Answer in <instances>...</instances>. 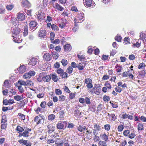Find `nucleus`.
I'll return each instance as SVG.
<instances>
[{"label":"nucleus","mask_w":146,"mask_h":146,"mask_svg":"<svg viewBox=\"0 0 146 146\" xmlns=\"http://www.w3.org/2000/svg\"><path fill=\"white\" fill-rule=\"evenodd\" d=\"M25 16L24 13L19 12L17 14V19L19 21H22L25 19Z\"/></svg>","instance_id":"9b49d317"},{"label":"nucleus","mask_w":146,"mask_h":146,"mask_svg":"<svg viewBox=\"0 0 146 146\" xmlns=\"http://www.w3.org/2000/svg\"><path fill=\"white\" fill-rule=\"evenodd\" d=\"M84 5L87 7L93 8L95 3L93 0H84Z\"/></svg>","instance_id":"f03ea898"},{"label":"nucleus","mask_w":146,"mask_h":146,"mask_svg":"<svg viewBox=\"0 0 146 146\" xmlns=\"http://www.w3.org/2000/svg\"><path fill=\"white\" fill-rule=\"evenodd\" d=\"M3 86H4L6 88H8L11 87V84L9 80H5L3 84Z\"/></svg>","instance_id":"b1692460"},{"label":"nucleus","mask_w":146,"mask_h":146,"mask_svg":"<svg viewBox=\"0 0 146 146\" xmlns=\"http://www.w3.org/2000/svg\"><path fill=\"white\" fill-rule=\"evenodd\" d=\"M55 116L53 114H50L48 116V119L50 121H52L55 118Z\"/></svg>","instance_id":"09e8293b"},{"label":"nucleus","mask_w":146,"mask_h":146,"mask_svg":"<svg viewBox=\"0 0 146 146\" xmlns=\"http://www.w3.org/2000/svg\"><path fill=\"white\" fill-rule=\"evenodd\" d=\"M73 71V69L71 66H69L66 69V71L69 74H71Z\"/></svg>","instance_id":"864d4df0"},{"label":"nucleus","mask_w":146,"mask_h":146,"mask_svg":"<svg viewBox=\"0 0 146 146\" xmlns=\"http://www.w3.org/2000/svg\"><path fill=\"white\" fill-rule=\"evenodd\" d=\"M63 143L64 142L63 141L58 139H57L56 141V143L57 144V146H61V145H62Z\"/></svg>","instance_id":"c03bdc74"},{"label":"nucleus","mask_w":146,"mask_h":146,"mask_svg":"<svg viewBox=\"0 0 146 146\" xmlns=\"http://www.w3.org/2000/svg\"><path fill=\"white\" fill-rule=\"evenodd\" d=\"M61 63L63 66H65L67 65L68 62L65 59H63L62 60Z\"/></svg>","instance_id":"4d7b16f0"},{"label":"nucleus","mask_w":146,"mask_h":146,"mask_svg":"<svg viewBox=\"0 0 146 146\" xmlns=\"http://www.w3.org/2000/svg\"><path fill=\"white\" fill-rule=\"evenodd\" d=\"M37 59L35 57H33L30 59L29 62L28 63L29 65L33 67L35 66L38 63Z\"/></svg>","instance_id":"0eeeda50"},{"label":"nucleus","mask_w":146,"mask_h":146,"mask_svg":"<svg viewBox=\"0 0 146 146\" xmlns=\"http://www.w3.org/2000/svg\"><path fill=\"white\" fill-rule=\"evenodd\" d=\"M102 140L107 142L108 140V135L106 134V133H101L100 136Z\"/></svg>","instance_id":"aec40b11"},{"label":"nucleus","mask_w":146,"mask_h":146,"mask_svg":"<svg viewBox=\"0 0 146 146\" xmlns=\"http://www.w3.org/2000/svg\"><path fill=\"white\" fill-rule=\"evenodd\" d=\"M93 127L94 129H93V133H98V131H100L102 129L101 126L97 123H95Z\"/></svg>","instance_id":"6e6552de"},{"label":"nucleus","mask_w":146,"mask_h":146,"mask_svg":"<svg viewBox=\"0 0 146 146\" xmlns=\"http://www.w3.org/2000/svg\"><path fill=\"white\" fill-rule=\"evenodd\" d=\"M19 143L22 145H25L26 146H31V143L27 140H24L23 139L18 140Z\"/></svg>","instance_id":"423d86ee"},{"label":"nucleus","mask_w":146,"mask_h":146,"mask_svg":"<svg viewBox=\"0 0 146 146\" xmlns=\"http://www.w3.org/2000/svg\"><path fill=\"white\" fill-rule=\"evenodd\" d=\"M64 50L65 52H69L72 49L71 45L69 44H66L64 46Z\"/></svg>","instance_id":"6ab92c4d"},{"label":"nucleus","mask_w":146,"mask_h":146,"mask_svg":"<svg viewBox=\"0 0 146 146\" xmlns=\"http://www.w3.org/2000/svg\"><path fill=\"white\" fill-rule=\"evenodd\" d=\"M130 73V70H128L127 71H125L122 74V76L124 77H126L128 76V75Z\"/></svg>","instance_id":"5fc2aeb1"},{"label":"nucleus","mask_w":146,"mask_h":146,"mask_svg":"<svg viewBox=\"0 0 146 146\" xmlns=\"http://www.w3.org/2000/svg\"><path fill=\"white\" fill-rule=\"evenodd\" d=\"M137 129L138 131H143L144 129V127L143 124L142 123H138Z\"/></svg>","instance_id":"72a5a7b5"},{"label":"nucleus","mask_w":146,"mask_h":146,"mask_svg":"<svg viewBox=\"0 0 146 146\" xmlns=\"http://www.w3.org/2000/svg\"><path fill=\"white\" fill-rule=\"evenodd\" d=\"M51 28L54 31H58V26L55 24H52L51 26Z\"/></svg>","instance_id":"3c124183"},{"label":"nucleus","mask_w":146,"mask_h":146,"mask_svg":"<svg viewBox=\"0 0 146 146\" xmlns=\"http://www.w3.org/2000/svg\"><path fill=\"white\" fill-rule=\"evenodd\" d=\"M53 7L58 11H62L64 10V8L59 5L57 3H56L53 5Z\"/></svg>","instance_id":"2eb2a0df"},{"label":"nucleus","mask_w":146,"mask_h":146,"mask_svg":"<svg viewBox=\"0 0 146 146\" xmlns=\"http://www.w3.org/2000/svg\"><path fill=\"white\" fill-rule=\"evenodd\" d=\"M124 127L122 124L119 125L117 127V130L119 132H120L122 131Z\"/></svg>","instance_id":"680f3d73"},{"label":"nucleus","mask_w":146,"mask_h":146,"mask_svg":"<svg viewBox=\"0 0 146 146\" xmlns=\"http://www.w3.org/2000/svg\"><path fill=\"white\" fill-rule=\"evenodd\" d=\"M94 136L93 137V140L94 142H97L99 141L100 140V138L99 136H97L98 133H93Z\"/></svg>","instance_id":"c85d7f7f"},{"label":"nucleus","mask_w":146,"mask_h":146,"mask_svg":"<svg viewBox=\"0 0 146 146\" xmlns=\"http://www.w3.org/2000/svg\"><path fill=\"white\" fill-rule=\"evenodd\" d=\"M103 100L104 102H108L110 100V98L109 96L105 95L103 97Z\"/></svg>","instance_id":"774afa93"},{"label":"nucleus","mask_w":146,"mask_h":146,"mask_svg":"<svg viewBox=\"0 0 146 146\" xmlns=\"http://www.w3.org/2000/svg\"><path fill=\"white\" fill-rule=\"evenodd\" d=\"M16 130L18 131V133H19L18 137H21L22 136L24 137H27L29 136V132L32 131L31 128H26L25 131L23 127L19 125H18L16 127Z\"/></svg>","instance_id":"f257e3e1"},{"label":"nucleus","mask_w":146,"mask_h":146,"mask_svg":"<svg viewBox=\"0 0 146 146\" xmlns=\"http://www.w3.org/2000/svg\"><path fill=\"white\" fill-rule=\"evenodd\" d=\"M115 68L117 69L116 71L118 73L121 72L123 69L122 66H121L120 65H118V64H117L115 66Z\"/></svg>","instance_id":"e433bc0d"},{"label":"nucleus","mask_w":146,"mask_h":146,"mask_svg":"<svg viewBox=\"0 0 146 146\" xmlns=\"http://www.w3.org/2000/svg\"><path fill=\"white\" fill-rule=\"evenodd\" d=\"M106 141L101 140L98 143V146H107V144Z\"/></svg>","instance_id":"58836bf2"},{"label":"nucleus","mask_w":146,"mask_h":146,"mask_svg":"<svg viewBox=\"0 0 146 146\" xmlns=\"http://www.w3.org/2000/svg\"><path fill=\"white\" fill-rule=\"evenodd\" d=\"M62 78H67L68 77V74L67 72H63L60 75Z\"/></svg>","instance_id":"0e129e2a"},{"label":"nucleus","mask_w":146,"mask_h":146,"mask_svg":"<svg viewBox=\"0 0 146 146\" xmlns=\"http://www.w3.org/2000/svg\"><path fill=\"white\" fill-rule=\"evenodd\" d=\"M64 123L66 124L67 122L65 121L63 122L59 121L56 125V127L57 129H63L64 127V125L63 124Z\"/></svg>","instance_id":"a211bd4d"},{"label":"nucleus","mask_w":146,"mask_h":146,"mask_svg":"<svg viewBox=\"0 0 146 146\" xmlns=\"http://www.w3.org/2000/svg\"><path fill=\"white\" fill-rule=\"evenodd\" d=\"M64 72L63 70L61 68H59L58 69H57L56 71V72L59 74H60L61 75Z\"/></svg>","instance_id":"69168bd1"},{"label":"nucleus","mask_w":146,"mask_h":146,"mask_svg":"<svg viewBox=\"0 0 146 146\" xmlns=\"http://www.w3.org/2000/svg\"><path fill=\"white\" fill-rule=\"evenodd\" d=\"M25 97L23 94L21 96L17 95L14 96V99L17 101H19L25 98Z\"/></svg>","instance_id":"7c9ffc66"},{"label":"nucleus","mask_w":146,"mask_h":146,"mask_svg":"<svg viewBox=\"0 0 146 146\" xmlns=\"http://www.w3.org/2000/svg\"><path fill=\"white\" fill-rule=\"evenodd\" d=\"M94 93L96 94L99 95L100 94L101 91V89L100 86H96L94 87Z\"/></svg>","instance_id":"cd10ccee"},{"label":"nucleus","mask_w":146,"mask_h":146,"mask_svg":"<svg viewBox=\"0 0 146 146\" xmlns=\"http://www.w3.org/2000/svg\"><path fill=\"white\" fill-rule=\"evenodd\" d=\"M107 115L108 117V118L110 121H114L117 119L116 116L113 113L110 114L108 113Z\"/></svg>","instance_id":"dca6fc26"},{"label":"nucleus","mask_w":146,"mask_h":146,"mask_svg":"<svg viewBox=\"0 0 146 146\" xmlns=\"http://www.w3.org/2000/svg\"><path fill=\"white\" fill-rule=\"evenodd\" d=\"M46 35V30L40 29L38 33V35L41 38H44Z\"/></svg>","instance_id":"1a4fd4ad"},{"label":"nucleus","mask_w":146,"mask_h":146,"mask_svg":"<svg viewBox=\"0 0 146 146\" xmlns=\"http://www.w3.org/2000/svg\"><path fill=\"white\" fill-rule=\"evenodd\" d=\"M14 103V100L13 99H10L8 100L7 99L3 100V104L5 105H10Z\"/></svg>","instance_id":"4468645a"},{"label":"nucleus","mask_w":146,"mask_h":146,"mask_svg":"<svg viewBox=\"0 0 146 146\" xmlns=\"http://www.w3.org/2000/svg\"><path fill=\"white\" fill-rule=\"evenodd\" d=\"M84 13L82 12H80L78 13L77 14V17L80 20H82L83 21L84 20Z\"/></svg>","instance_id":"5701e85b"},{"label":"nucleus","mask_w":146,"mask_h":146,"mask_svg":"<svg viewBox=\"0 0 146 146\" xmlns=\"http://www.w3.org/2000/svg\"><path fill=\"white\" fill-rule=\"evenodd\" d=\"M68 10H66L63 11L61 15L62 16H64V17H68L69 14H70Z\"/></svg>","instance_id":"ea45409f"},{"label":"nucleus","mask_w":146,"mask_h":146,"mask_svg":"<svg viewBox=\"0 0 146 146\" xmlns=\"http://www.w3.org/2000/svg\"><path fill=\"white\" fill-rule=\"evenodd\" d=\"M61 22L59 24V27L63 29L66 26V23L67 21L66 19H60Z\"/></svg>","instance_id":"4be33fe9"},{"label":"nucleus","mask_w":146,"mask_h":146,"mask_svg":"<svg viewBox=\"0 0 146 146\" xmlns=\"http://www.w3.org/2000/svg\"><path fill=\"white\" fill-rule=\"evenodd\" d=\"M26 70V68L25 66L23 65L21 66L19 68V72L21 73L22 74L25 72Z\"/></svg>","instance_id":"c756f323"},{"label":"nucleus","mask_w":146,"mask_h":146,"mask_svg":"<svg viewBox=\"0 0 146 146\" xmlns=\"http://www.w3.org/2000/svg\"><path fill=\"white\" fill-rule=\"evenodd\" d=\"M18 115L19 116V118L21 120H25V115L21 113H19Z\"/></svg>","instance_id":"603ef678"},{"label":"nucleus","mask_w":146,"mask_h":146,"mask_svg":"<svg viewBox=\"0 0 146 146\" xmlns=\"http://www.w3.org/2000/svg\"><path fill=\"white\" fill-rule=\"evenodd\" d=\"M85 102L88 105H90L91 103V102L90 101V99L88 97L85 98Z\"/></svg>","instance_id":"e2e57ef3"},{"label":"nucleus","mask_w":146,"mask_h":146,"mask_svg":"<svg viewBox=\"0 0 146 146\" xmlns=\"http://www.w3.org/2000/svg\"><path fill=\"white\" fill-rule=\"evenodd\" d=\"M138 72L139 74L137 76L138 78V79L143 78L146 74L145 70V69L143 70L140 72Z\"/></svg>","instance_id":"f3484780"},{"label":"nucleus","mask_w":146,"mask_h":146,"mask_svg":"<svg viewBox=\"0 0 146 146\" xmlns=\"http://www.w3.org/2000/svg\"><path fill=\"white\" fill-rule=\"evenodd\" d=\"M43 81L44 82H49L51 80V78L50 75H46L42 77Z\"/></svg>","instance_id":"393cba45"},{"label":"nucleus","mask_w":146,"mask_h":146,"mask_svg":"<svg viewBox=\"0 0 146 146\" xmlns=\"http://www.w3.org/2000/svg\"><path fill=\"white\" fill-rule=\"evenodd\" d=\"M34 121L37 125H38L41 124L42 121H43V118L40 115H39L38 116H36L35 117Z\"/></svg>","instance_id":"20e7f679"},{"label":"nucleus","mask_w":146,"mask_h":146,"mask_svg":"<svg viewBox=\"0 0 146 146\" xmlns=\"http://www.w3.org/2000/svg\"><path fill=\"white\" fill-rule=\"evenodd\" d=\"M52 58L51 55L49 53H46L43 56L44 59L46 61H50Z\"/></svg>","instance_id":"412c9836"},{"label":"nucleus","mask_w":146,"mask_h":146,"mask_svg":"<svg viewBox=\"0 0 146 146\" xmlns=\"http://www.w3.org/2000/svg\"><path fill=\"white\" fill-rule=\"evenodd\" d=\"M115 91L117 92L120 93L122 91V89L121 88L119 87L118 86H117L115 88Z\"/></svg>","instance_id":"052dcab7"},{"label":"nucleus","mask_w":146,"mask_h":146,"mask_svg":"<svg viewBox=\"0 0 146 146\" xmlns=\"http://www.w3.org/2000/svg\"><path fill=\"white\" fill-rule=\"evenodd\" d=\"M85 84H87L86 86L88 89H90L93 88L92 81L90 78H85L84 81Z\"/></svg>","instance_id":"7ed1b4c3"},{"label":"nucleus","mask_w":146,"mask_h":146,"mask_svg":"<svg viewBox=\"0 0 146 146\" xmlns=\"http://www.w3.org/2000/svg\"><path fill=\"white\" fill-rule=\"evenodd\" d=\"M139 36L141 39L143 40V42H146V35L145 33H140Z\"/></svg>","instance_id":"f704fd0d"},{"label":"nucleus","mask_w":146,"mask_h":146,"mask_svg":"<svg viewBox=\"0 0 146 146\" xmlns=\"http://www.w3.org/2000/svg\"><path fill=\"white\" fill-rule=\"evenodd\" d=\"M111 126L110 124H106L104 126V128L106 131H108L110 129Z\"/></svg>","instance_id":"6e6d98bb"},{"label":"nucleus","mask_w":146,"mask_h":146,"mask_svg":"<svg viewBox=\"0 0 146 146\" xmlns=\"http://www.w3.org/2000/svg\"><path fill=\"white\" fill-rule=\"evenodd\" d=\"M47 128L48 129V132L49 133H51L54 131V128L50 125H48Z\"/></svg>","instance_id":"4c0bfd02"},{"label":"nucleus","mask_w":146,"mask_h":146,"mask_svg":"<svg viewBox=\"0 0 146 146\" xmlns=\"http://www.w3.org/2000/svg\"><path fill=\"white\" fill-rule=\"evenodd\" d=\"M145 65L143 62L140 63L138 66V68L139 69H145Z\"/></svg>","instance_id":"79ce46f5"},{"label":"nucleus","mask_w":146,"mask_h":146,"mask_svg":"<svg viewBox=\"0 0 146 146\" xmlns=\"http://www.w3.org/2000/svg\"><path fill=\"white\" fill-rule=\"evenodd\" d=\"M52 55L53 58L55 59H57L58 58V54L56 52L53 51L52 52Z\"/></svg>","instance_id":"a18cd8bd"},{"label":"nucleus","mask_w":146,"mask_h":146,"mask_svg":"<svg viewBox=\"0 0 146 146\" xmlns=\"http://www.w3.org/2000/svg\"><path fill=\"white\" fill-rule=\"evenodd\" d=\"M122 117L124 119L128 118L131 120H133V117L132 115H129L126 113L123 114L122 115Z\"/></svg>","instance_id":"bb28decb"},{"label":"nucleus","mask_w":146,"mask_h":146,"mask_svg":"<svg viewBox=\"0 0 146 146\" xmlns=\"http://www.w3.org/2000/svg\"><path fill=\"white\" fill-rule=\"evenodd\" d=\"M139 39L138 40V42H137L136 43L133 44L132 46L133 47H136L139 48L141 46V42H139Z\"/></svg>","instance_id":"de8ad7c7"},{"label":"nucleus","mask_w":146,"mask_h":146,"mask_svg":"<svg viewBox=\"0 0 146 146\" xmlns=\"http://www.w3.org/2000/svg\"><path fill=\"white\" fill-rule=\"evenodd\" d=\"M85 64L82 62L81 63H79L78 64L77 68L79 70H81L84 69L85 67Z\"/></svg>","instance_id":"2f4dec72"},{"label":"nucleus","mask_w":146,"mask_h":146,"mask_svg":"<svg viewBox=\"0 0 146 146\" xmlns=\"http://www.w3.org/2000/svg\"><path fill=\"white\" fill-rule=\"evenodd\" d=\"M124 42L126 44H129L130 43V39L129 37H125L124 39Z\"/></svg>","instance_id":"13d9d810"},{"label":"nucleus","mask_w":146,"mask_h":146,"mask_svg":"<svg viewBox=\"0 0 146 146\" xmlns=\"http://www.w3.org/2000/svg\"><path fill=\"white\" fill-rule=\"evenodd\" d=\"M51 79H52L54 82H57L58 80V78L56 74H50Z\"/></svg>","instance_id":"a878e982"},{"label":"nucleus","mask_w":146,"mask_h":146,"mask_svg":"<svg viewBox=\"0 0 146 146\" xmlns=\"http://www.w3.org/2000/svg\"><path fill=\"white\" fill-rule=\"evenodd\" d=\"M59 118L60 119H62L64 118L65 114V112L64 110H60L59 112Z\"/></svg>","instance_id":"c9c22d12"},{"label":"nucleus","mask_w":146,"mask_h":146,"mask_svg":"<svg viewBox=\"0 0 146 146\" xmlns=\"http://www.w3.org/2000/svg\"><path fill=\"white\" fill-rule=\"evenodd\" d=\"M7 121V119L6 116L5 115L3 116L1 119V123H6Z\"/></svg>","instance_id":"bf43d9fd"},{"label":"nucleus","mask_w":146,"mask_h":146,"mask_svg":"<svg viewBox=\"0 0 146 146\" xmlns=\"http://www.w3.org/2000/svg\"><path fill=\"white\" fill-rule=\"evenodd\" d=\"M28 29L27 25L25 26L24 27V31L23 32V35L24 36H26L28 34Z\"/></svg>","instance_id":"49530a36"},{"label":"nucleus","mask_w":146,"mask_h":146,"mask_svg":"<svg viewBox=\"0 0 146 146\" xmlns=\"http://www.w3.org/2000/svg\"><path fill=\"white\" fill-rule=\"evenodd\" d=\"M13 41L15 42L18 43L21 42L22 39L21 38V36L20 35L14 36L13 35Z\"/></svg>","instance_id":"f8f14e48"},{"label":"nucleus","mask_w":146,"mask_h":146,"mask_svg":"<svg viewBox=\"0 0 146 146\" xmlns=\"http://www.w3.org/2000/svg\"><path fill=\"white\" fill-rule=\"evenodd\" d=\"M26 86H33L34 85L33 82L31 81L28 80L26 81Z\"/></svg>","instance_id":"8fccbe9b"},{"label":"nucleus","mask_w":146,"mask_h":146,"mask_svg":"<svg viewBox=\"0 0 146 146\" xmlns=\"http://www.w3.org/2000/svg\"><path fill=\"white\" fill-rule=\"evenodd\" d=\"M88 110L92 112H95L96 110V106L94 105L89 106H88Z\"/></svg>","instance_id":"a19ab883"},{"label":"nucleus","mask_w":146,"mask_h":146,"mask_svg":"<svg viewBox=\"0 0 146 146\" xmlns=\"http://www.w3.org/2000/svg\"><path fill=\"white\" fill-rule=\"evenodd\" d=\"M37 18L39 20H42L44 18V16L42 13H39L37 16Z\"/></svg>","instance_id":"37998d69"},{"label":"nucleus","mask_w":146,"mask_h":146,"mask_svg":"<svg viewBox=\"0 0 146 146\" xmlns=\"http://www.w3.org/2000/svg\"><path fill=\"white\" fill-rule=\"evenodd\" d=\"M86 127L85 126L83 125H79L77 127V129L80 132H82L85 130L86 129Z\"/></svg>","instance_id":"473e14b6"},{"label":"nucleus","mask_w":146,"mask_h":146,"mask_svg":"<svg viewBox=\"0 0 146 146\" xmlns=\"http://www.w3.org/2000/svg\"><path fill=\"white\" fill-rule=\"evenodd\" d=\"M5 8L1 4H0V13L1 14L4 13L5 12Z\"/></svg>","instance_id":"338daca9"},{"label":"nucleus","mask_w":146,"mask_h":146,"mask_svg":"<svg viewBox=\"0 0 146 146\" xmlns=\"http://www.w3.org/2000/svg\"><path fill=\"white\" fill-rule=\"evenodd\" d=\"M21 29L19 27H15L13 29V35L17 36L20 35Z\"/></svg>","instance_id":"9d476101"},{"label":"nucleus","mask_w":146,"mask_h":146,"mask_svg":"<svg viewBox=\"0 0 146 146\" xmlns=\"http://www.w3.org/2000/svg\"><path fill=\"white\" fill-rule=\"evenodd\" d=\"M22 5L25 8L30 7L31 5L29 2L27 0H21Z\"/></svg>","instance_id":"ddd939ff"},{"label":"nucleus","mask_w":146,"mask_h":146,"mask_svg":"<svg viewBox=\"0 0 146 146\" xmlns=\"http://www.w3.org/2000/svg\"><path fill=\"white\" fill-rule=\"evenodd\" d=\"M37 23L35 21H31L29 23V29L33 31L37 27Z\"/></svg>","instance_id":"39448f33"}]
</instances>
